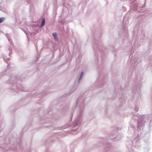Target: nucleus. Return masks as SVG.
I'll list each match as a JSON object with an SVG mask.
<instances>
[{
  "label": "nucleus",
  "instance_id": "f257e3e1",
  "mask_svg": "<svg viewBox=\"0 0 152 152\" xmlns=\"http://www.w3.org/2000/svg\"><path fill=\"white\" fill-rule=\"evenodd\" d=\"M45 23V18H43L41 22V27H42L44 26Z\"/></svg>",
  "mask_w": 152,
  "mask_h": 152
},
{
  "label": "nucleus",
  "instance_id": "f03ea898",
  "mask_svg": "<svg viewBox=\"0 0 152 152\" xmlns=\"http://www.w3.org/2000/svg\"><path fill=\"white\" fill-rule=\"evenodd\" d=\"M53 37H54L55 39H56V36H57L56 34V33H53Z\"/></svg>",
  "mask_w": 152,
  "mask_h": 152
},
{
  "label": "nucleus",
  "instance_id": "7ed1b4c3",
  "mask_svg": "<svg viewBox=\"0 0 152 152\" xmlns=\"http://www.w3.org/2000/svg\"><path fill=\"white\" fill-rule=\"evenodd\" d=\"M83 75V72H82L80 74V79H81Z\"/></svg>",
  "mask_w": 152,
  "mask_h": 152
},
{
  "label": "nucleus",
  "instance_id": "20e7f679",
  "mask_svg": "<svg viewBox=\"0 0 152 152\" xmlns=\"http://www.w3.org/2000/svg\"><path fill=\"white\" fill-rule=\"evenodd\" d=\"M4 19L3 18H0V23L3 21Z\"/></svg>",
  "mask_w": 152,
  "mask_h": 152
}]
</instances>
